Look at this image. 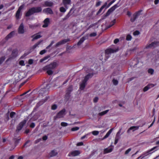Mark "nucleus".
Masks as SVG:
<instances>
[{"instance_id":"6e6552de","label":"nucleus","mask_w":159,"mask_h":159,"mask_svg":"<svg viewBox=\"0 0 159 159\" xmlns=\"http://www.w3.org/2000/svg\"><path fill=\"white\" fill-rule=\"evenodd\" d=\"M24 7V6L23 5H21L19 7L17 11L16 14V17L17 19L20 18V16L21 15V11L23 8Z\"/></svg>"},{"instance_id":"7c9ffc66","label":"nucleus","mask_w":159,"mask_h":159,"mask_svg":"<svg viewBox=\"0 0 159 159\" xmlns=\"http://www.w3.org/2000/svg\"><path fill=\"white\" fill-rule=\"evenodd\" d=\"M58 153L56 150H52L50 153V157H53L54 156L57 155Z\"/></svg>"},{"instance_id":"2f4dec72","label":"nucleus","mask_w":159,"mask_h":159,"mask_svg":"<svg viewBox=\"0 0 159 159\" xmlns=\"http://www.w3.org/2000/svg\"><path fill=\"white\" fill-rule=\"evenodd\" d=\"M29 25L30 28L32 29H34L39 26L38 25L36 24H34L33 25L29 24Z\"/></svg>"},{"instance_id":"ddd939ff","label":"nucleus","mask_w":159,"mask_h":159,"mask_svg":"<svg viewBox=\"0 0 159 159\" xmlns=\"http://www.w3.org/2000/svg\"><path fill=\"white\" fill-rule=\"evenodd\" d=\"M66 110L63 109L60 111L57 115L56 117L57 118H61L63 117L66 114Z\"/></svg>"},{"instance_id":"de8ad7c7","label":"nucleus","mask_w":159,"mask_h":159,"mask_svg":"<svg viewBox=\"0 0 159 159\" xmlns=\"http://www.w3.org/2000/svg\"><path fill=\"white\" fill-rule=\"evenodd\" d=\"M131 148H129V149H128L127 150L125 153V155H127L129 153V152L131 151Z\"/></svg>"},{"instance_id":"412c9836","label":"nucleus","mask_w":159,"mask_h":159,"mask_svg":"<svg viewBox=\"0 0 159 159\" xmlns=\"http://www.w3.org/2000/svg\"><path fill=\"white\" fill-rule=\"evenodd\" d=\"M88 35H86L80 39V41L78 42L77 45H80L85 40H86V39H88Z\"/></svg>"},{"instance_id":"c03bdc74","label":"nucleus","mask_w":159,"mask_h":159,"mask_svg":"<svg viewBox=\"0 0 159 159\" xmlns=\"http://www.w3.org/2000/svg\"><path fill=\"white\" fill-rule=\"evenodd\" d=\"M5 60L4 57H2L0 58V65Z\"/></svg>"},{"instance_id":"a878e982","label":"nucleus","mask_w":159,"mask_h":159,"mask_svg":"<svg viewBox=\"0 0 159 159\" xmlns=\"http://www.w3.org/2000/svg\"><path fill=\"white\" fill-rule=\"evenodd\" d=\"M139 127V126H131L127 130V132L128 133H129L130 132V131L132 130H133V131H134L138 129Z\"/></svg>"},{"instance_id":"f3484780","label":"nucleus","mask_w":159,"mask_h":159,"mask_svg":"<svg viewBox=\"0 0 159 159\" xmlns=\"http://www.w3.org/2000/svg\"><path fill=\"white\" fill-rule=\"evenodd\" d=\"M68 41V40L67 39H64L62 40L59 42H58L55 45V47L56 48H57L61 45L65 44Z\"/></svg>"},{"instance_id":"4d7b16f0","label":"nucleus","mask_w":159,"mask_h":159,"mask_svg":"<svg viewBox=\"0 0 159 159\" xmlns=\"http://www.w3.org/2000/svg\"><path fill=\"white\" fill-rule=\"evenodd\" d=\"M149 89V88L148 87V85L144 87L143 88V91L144 92H145L148 91Z\"/></svg>"},{"instance_id":"49530a36","label":"nucleus","mask_w":159,"mask_h":159,"mask_svg":"<svg viewBox=\"0 0 159 159\" xmlns=\"http://www.w3.org/2000/svg\"><path fill=\"white\" fill-rule=\"evenodd\" d=\"M57 107V106L56 104H54L52 106L51 109L52 110H56Z\"/></svg>"},{"instance_id":"aec40b11","label":"nucleus","mask_w":159,"mask_h":159,"mask_svg":"<svg viewBox=\"0 0 159 159\" xmlns=\"http://www.w3.org/2000/svg\"><path fill=\"white\" fill-rule=\"evenodd\" d=\"M44 24L42 27L43 28L47 27L50 24V20L49 18H46L43 21Z\"/></svg>"},{"instance_id":"a211bd4d","label":"nucleus","mask_w":159,"mask_h":159,"mask_svg":"<svg viewBox=\"0 0 159 159\" xmlns=\"http://www.w3.org/2000/svg\"><path fill=\"white\" fill-rule=\"evenodd\" d=\"M93 75L94 73L93 72L89 73L84 77V80L87 82L89 79L91 78L93 76Z\"/></svg>"},{"instance_id":"3c124183","label":"nucleus","mask_w":159,"mask_h":159,"mask_svg":"<svg viewBox=\"0 0 159 159\" xmlns=\"http://www.w3.org/2000/svg\"><path fill=\"white\" fill-rule=\"evenodd\" d=\"M147 85L149 88V89L152 88L155 86L154 84H149Z\"/></svg>"},{"instance_id":"4468645a","label":"nucleus","mask_w":159,"mask_h":159,"mask_svg":"<svg viewBox=\"0 0 159 159\" xmlns=\"http://www.w3.org/2000/svg\"><path fill=\"white\" fill-rule=\"evenodd\" d=\"M159 43V42H153L151 44L149 45H147L146 46V48H155L158 45V44Z\"/></svg>"},{"instance_id":"864d4df0","label":"nucleus","mask_w":159,"mask_h":159,"mask_svg":"<svg viewBox=\"0 0 159 159\" xmlns=\"http://www.w3.org/2000/svg\"><path fill=\"white\" fill-rule=\"evenodd\" d=\"M19 64L21 66H24L25 65L24 61L23 60H21L19 61Z\"/></svg>"},{"instance_id":"39448f33","label":"nucleus","mask_w":159,"mask_h":159,"mask_svg":"<svg viewBox=\"0 0 159 159\" xmlns=\"http://www.w3.org/2000/svg\"><path fill=\"white\" fill-rule=\"evenodd\" d=\"M50 88L49 84L46 85L45 87L41 88L39 90V96L40 97L42 96H45L48 92V89Z\"/></svg>"},{"instance_id":"7ed1b4c3","label":"nucleus","mask_w":159,"mask_h":159,"mask_svg":"<svg viewBox=\"0 0 159 159\" xmlns=\"http://www.w3.org/2000/svg\"><path fill=\"white\" fill-rule=\"evenodd\" d=\"M118 4L119 3H118L109 9L106 14L102 16V19L103 20L106 19L107 16H109L111 13L113 12L116 8L119 7V5Z\"/></svg>"},{"instance_id":"a18cd8bd","label":"nucleus","mask_w":159,"mask_h":159,"mask_svg":"<svg viewBox=\"0 0 159 159\" xmlns=\"http://www.w3.org/2000/svg\"><path fill=\"white\" fill-rule=\"evenodd\" d=\"M79 127H73V128H71V131H74L77 130H79Z\"/></svg>"},{"instance_id":"0e129e2a","label":"nucleus","mask_w":159,"mask_h":159,"mask_svg":"<svg viewBox=\"0 0 159 159\" xmlns=\"http://www.w3.org/2000/svg\"><path fill=\"white\" fill-rule=\"evenodd\" d=\"M35 126V124L34 123H32L30 125V127L31 128H34Z\"/></svg>"},{"instance_id":"20e7f679","label":"nucleus","mask_w":159,"mask_h":159,"mask_svg":"<svg viewBox=\"0 0 159 159\" xmlns=\"http://www.w3.org/2000/svg\"><path fill=\"white\" fill-rule=\"evenodd\" d=\"M119 50L118 48H115L112 49L111 48H108L106 49L105 51V56L106 58L105 60H106L110 57L111 54L112 53H114L117 52Z\"/></svg>"},{"instance_id":"09e8293b","label":"nucleus","mask_w":159,"mask_h":159,"mask_svg":"<svg viewBox=\"0 0 159 159\" xmlns=\"http://www.w3.org/2000/svg\"><path fill=\"white\" fill-rule=\"evenodd\" d=\"M96 35L97 33L96 32H93V33H91L89 34V36L91 37H95L96 36Z\"/></svg>"},{"instance_id":"b1692460","label":"nucleus","mask_w":159,"mask_h":159,"mask_svg":"<svg viewBox=\"0 0 159 159\" xmlns=\"http://www.w3.org/2000/svg\"><path fill=\"white\" fill-rule=\"evenodd\" d=\"M48 97H46L44 99H42L38 102L37 105V106H40L42 105L43 103L45 102L48 99Z\"/></svg>"},{"instance_id":"9d476101","label":"nucleus","mask_w":159,"mask_h":159,"mask_svg":"<svg viewBox=\"0 0 159 159\" xmlns=\"http://www.w3.org/2000/svg\"><path fill=\"white\" fill-rule=\"evenodd\" d=\"M18 50L17 49L13 50L10 57L7 60V61L16 57L18 55Z\"/></svg>"},{"instance_id":"f8f14e48","label":"nucleus","mask_w":159,"mask_h":159,"mask_svg":"<svg viewBox=\"0 0 159 159\" xmlns=\"http://www.w3.org/2000/svg\"><path fill=\"white\" fill-rule=\"evenodd\" d=\"M27 121V119H24L19 124L17 127L16 131H19L22 128L24 125L26 124Z\"/></svg>"},{"instance_id":"4be33fe9","label":"nucleus","mask_w":159,"mask_h":159,"mask_svg":"<svg viewBox=\"0 0 159 159\" xmlns=\"http://www.w3.org/2000/svg\"><path fill=\"white\" fill-rule=\"evenodd\" d=\"M43 12L47 14H53V12L52 10L49 8H48L43 9Z\"/></svg>"},{"instance_id":"0eeeda50","label":"nucleus","mask_w":159,"mask_h":159,"mask_svg":"<svg viewBox=\"0 0 159 159\" xmlns=\"http://www.w3.org/2000/svg\"><path fill=\"white\" fill-rule=\"evenodd\" d=\"M157 148V146L154 147L153 148H152L151 149L143 152V153L141 155L142 156V157L140 159H142L145 157H146L148 155H149V154H152V153L154 152L157 150H156L154 151H153L155 149Z\"/></svg>"},{"instance_id":"69168bd1","label":"nucleus","mask_w":159,"mask_h":159,"mask_svg":"<svg viewBox=\"0 0 159 159\" xmlns=\"http://www.w3.org/2000/svg\"><path fill=\"white\" fill-rule=\"evenodd\" d=\"M28 63L29 64L31 65L33 63V60L31 59H30L29 60Z\"/></svg>"},{"instance_id":"f704fd0d","label":"nucleus","mask_w":159,"mask_h":159,"mask_svg":"<svg viewBox=\"0 0 159 159\" xmlns=\"http://www.w3.org/2000/svg\"><path fill=\"white\" fill-rule=\"evenodd\" d=\"M109 111V110H107L104 111H102L101 112L99 113L98 114V115L100 116H102L105 114H106Z\"/></svg>"},{"instance_id":"c9c22d12","label":"nucleus","mask_w":159,"mask_h":159,"mask_svg":"<svg viewBox=\"0 0 159 159\" xmlns=\"http://www.w3.org/2000/svg\"><path fill=\"white\" fill-rule=\"evenodd\" d=\"M67 9H66V7L65 8L64 7H60L59 10L61 12L65 13Z\"/></svg>"},{"instance_id":"f257e3e1","label":"nucleus","mask_w":159,"mask_h":159,"mask_svg":"<svg viewBox=\"0 0 159 159\" xmlns=\"http://www.w3.org/2000/svg\"><path fill=\"white\" fill-rule=\"evenodd\" d=\"M58 65V63L54 61L43 68L44 70H47V73L49 75H52L53 73L52 70L55 69Z\"/></svg>"},{"instance_id":"9b49d317","label":"nucleus","mask_w":159,"mask_h":159,"mask_svg":"<svg viewBox=\"0 0 159 159\" xmlns=\"http://www.w3.org/2000/svg\"><path fill=\"white\" fill-rule=\"evenodd\" d=\"M81 153V152L79 150H74L69 153L68 156L70 157H75L79 156Z\"/></svg>"},{"instance_id":"2eb2a0df","label":"nucleus","mask_w":159,"mask_h":159,"mask_svg":"<svg viewBox=\"0 0 159 159\" xmlns=\"http://www.w3.org/2000/svg\"><path fill=\"white\" fill-rule=\"evenodd\" d=\"M25 30L24 29V25L23 23L20 24L18 29V32L20 34L24 33Z\"/></svg>"},{"instance_id":"5fc2aeb1","label":"nucleus","mask_w":159,"mask_h":159,"mask_svg":"<svg viewBox=\"0 0 159 159\" xmlns=\"http://www.w3.org/2000/svg\"><path fill=\"white\" fill-rule=\"evenodd\" d=\"M16 114L15 112L12 111L11 112L10 114V116L11 118H12L14 116V115Z\"/></svg>"},{"instance_id":"603ef678","label":"nucleus","mask_w":159,"mask_h":159,"mask_svg":"<svg viewBox=\"0 0 159 159\" xmlns=\"http://www.w3.org/2000/svg\"><path fill=\"white\" fill-rule=\"evenodd\" d=\"M67 123L64 122H62L61 123V125L63 126H66L68 125Z\"/></svg>"},{"instance_id":"c756f323","label":"nucleus","mask_w":159,"mask_h":159,"mask_svg":"<svg viewBox=\"0 0 159 159\" xmlns=\"http://www.w3.org/2000/svg\"><path fill=\"white\" fill-rule=\"evenodd\" d=\"M42 41L41 40L37 42L31 48V49H34L41 43Z\"/></svg>"},{"instance_id":"f03ea898","label":"nucleus","mask_w":159,"mask_h":159,"mask_svg":"<svg viewBox=\"0 0 159 159\" xmlns=\"http://www.w3.org/2000/svg\"><path fill=\"white\" fill-rule=\"evenodd\" d=\"M42 10V8L40 7H33L29 10L26 13L25 16L28 17L35 13H39Z\"/></svg>"},{"instance_id":"473e14b6","label":"nucleus","mask_w":159,"mask_h":159,"mask_svg":"<svg viewBox=\"0 0 159 159\" xmlns=\"http://www.w3.org/2000/svg\"><path fill=\"white\" fill-rule=\"evenodd\" d=\"M39 117V116L37 114L34 115L30 119L31 121H35Z\"/></svg>"},{"instance_id":"1a4fd4ad","label":"nucleus","mask_w":159,"mask_h":159,"mask_svg":"<svg viewBox=\"0 0 159 159\" xmlns=\"http://www.w3.org/2000/svg\"><path fill=\"white\" fill-rule=\"evenodd\" d=\"M142 11V10H140L139 11L135 13L132 16L130 21L132 22H134L136 19L138 18L139 16L140 15L141 12Z\"/></svg>"},{"instance_id":"423d86ee","label":"nucleus","mask_w":159,"mask_h":159,"mask_svg":"<svg viewBox=\"0 0 159 159\" xmlns=\"http://www.w3.org/2000/svg\"><path fill=\"white\" fill-rule=\"evenodd\" d=\"M116 0H113L108 5L107 2H105L96 14V15H98L99 14L105 7L106 8V9L108 8L111 4L115 2Z\"/></svg>"},{"instance_id":"a19ab883","label":"nucleus","mask_w":159,"mask_h":159,"mask_svg":"<svg viewBox=\"0 0 159 159\" xmlns=\"http://www.w3.org/2000/svg\"><path fill=\"white\" fill-rule=\"evenodd\" d=\"M148 72L149 73L152 75L153 74L154 70L152 69H149L148 70Z\"/></svg>"},{"instance_id":"cd10ccee","label":"nucleus","mask_w":159,"mask_h":159,"mask_svg":"<svg viewBox=\"0 0 159 159\" xmlns=\"http://www.w3.org/2000/svg\"><path fill=\"white\" fill-rule=\"evenodd\" d=\"M15 33L14 31H12L8 34L5 38V39L6 40H8L9 39L12 37Z\"/></svg>"},{"instance_id":"6ab92c4d","label":"nucleus","mask_w":159,"mask_h":159,"mask_svg":"<svg viewBox=\"0 0 159 159\" xmlns=\"http://www.w3.org/2000/svg\"><path fill=\"white\" fill-rule=\"evenodd\" d=\"M39 33H38L31 36V37L33 38L32 40V41H33L34 40L39 39L42 37V36L39 34Z\"/></svg>"},{"instance_id":"5701e85b","label":"nucleus","mask_w":159,"mask_h":159,"mask_svg":"<svg viewBox=\"0 0 159 159\" xmlns=\"http://www.w3.org/2000/svg\"><path fill=\"white\" fill-rule=\"evenodd\" d=\"M87 84V82L84 80L80 84V89L81 90H83Z\"/></svg>"},{"instance_id":"13d9d810","label":"nucleus","mask_w":159,"mask_h":159,"mask_svg":"<svg viewBox=\"0 0 159 159\" xmlns=\"http://www.w3.org/2000/svg\"><path fill=\"white\" fill-rule=\"evenodd\" d=\"M46 51L44 49L43 50H42L39 53V54L40 55H43V54H44L45 53H46Z\"/></svg>"},{"instance_id":"bf43d9fd","label":"nucleus","mask_w":159,"mask_h":159,"mask_svg":"<svg viewBox=\"0 0 159 159\" xmlns=\"http://www.w3.org/2000/svg\"><path fill=\"white\" fill-rule=\"evenodd\" d=\"M121 129L119 130V131L117 133L116 135V136H117V137H120V136L121 135V134L120 135V134L121 133Z\"/></svg>"},{"instance_id":"393cba45","label":"nucleus","mask_w":159,"mask_h":159,"mask_svg":"<svg viewBox=\"0 0 159 159\" xmlns=\"http://www.w3.org/2000/svg\"><path fill=\"white\" fill-rule=\"evenodd\" d=\"M62 2L65 7L66 8H68L67 5L70 4L71 3V0H63Z\"/></svg>"},{"instance_id":"37998d69","label":"nucleus","mask_w":159,"mask_h":159,"mask_svg":"<svg viewBox=\"0 0 159 159\" xmlns=\"http://www.w3.org/2000/svg\"><path fill=\"white\" fill-rule=\"evenodd\" d=\"M112 82H113V84L115 85H117L118 84V80H116L115 79H113L112 80Z\"/></svg>"},{"instance_id":"dca6fc26","label":"nucleus","mask_w":159,"mask_h":159,"mask_svg":"<svg viewBox=\"0 0 159 159\" xmlns=\"http://www.w3.org/2000/svg\"><path fill=\"white\" fill-rule=\"evenodd\" d=\"M74 8L73 7L71 8L67 14L63 18V20H64L68 19L72 15V14L74 13V11L73 12L71 13L72 11V10H74Z\"/></svg>"},{"instance_id":"79ce46f5","label":"nucleus","mask_w":159,"mask_h":159,"mask_svg":"<svg viewBox=\"0 0 159 159\" xmlns=\"http://www.w3.org/2000/svg\"><path fill=\"white\" fill-rule=\"evenodd\" d=\"M49 57V56H47L44 57L43 58L40 59V62H43L44 61L46 60H47V59H48Z\"/></svg>"},{"instance_id":"774afa93","label":"nucleus","mask_w":159,"mask_h":159,"mask_svg":"<svg viewBox=\"0 0 159 159\" xmlns=\"http://www.w3.org/2000/svg\"><path fill=\"white\" fill-rule=\"evenodd\" d=\"M95 24H91L89 27L88 28V29H87V30H89V29L91 28H92V27H93V26H94L95 25Z\"/></svg>"},{"instance_id":"c85d7f7f","label":"nucleus","mask_w":159,"mask_h":159,"mask_svg":"<svg viewBox=\"0 0 159 159\" xmlns=\"http://www.w3.org/2000/svg\"><path fill=\"white\" fill-rule=\"evenodd\" d=\"M113 150L112 148H107L104 149V153L106 154L111 152Z\"/></svg>"},{"instance_id":"ea45409f","label":"nucleus","mask_w":159,"mask_h":159,"mask_svg":"<svg viewBox=\"0 0 159 159\" xmlns=\"http://www.w3.org/2000/svg\"><path fill=\"white\" fill-rule=\"evenodd\" d=\"M92 133L94 135H97L99 134V132L98 131L95 130L92 131Z\"/></svg>"},{"instance_id":"052dcab7","label":"nucleus","mask_w":159,"mask_h":159,"mask_svg":"<svg viewBox=\"0 0 159 159\" xmlns=\"http://www.w3.org/2000/svg\"><path fill=\"white\" fill-rule=\"evenodd\" d=\"M101 1H98V2H97L96 3V5H95L96 6V7H98L99 6L101 5Z\"/></svg>"},{"instance_id":"e2e57ef3","label":"nucleus","mask_w":159,"mask_h":159,"mask_svg":"<svg viewBox=\"0 0 159 159\" xmlns=\"http://www.w3.org/2000/svg\"><path fill=\"white\" fill-rule=\"evenodd\" d=\"M119 41V39H115L114 41V43L115 44L117 43Z\"/></svg>"},{"instance_id":"58836bf2","label":"nucleus","mask_w":159,"mask_h":159,"mask_svg":"<svg viewBox=\"0 0 159 159\" xmlns=\"http://www.w3.org/2000/svg\"><path fill=\"white\" fill-rule=\"evenodd\" d=\"M132 39V36L130 34H128L126 37V40L127 41L131 40Z\"/></svg>"},{"instance_id":"bb28decb","label":"nucleus","mask_w":159,"mask_h":159,"mask_svg":"<svg viewBox=\"0 0 159 159\" xmlns=\"http://www.w3.org/2000/svg\"><path fill=\"white\" fill-rule=\"evenodd\" d=\"M113 128L111 129H110L109 131L107 133L106 135L104 137L102 138V140L104 139L108 138L110 134L111 133L113 130Z\"/></svg>"},{"instance_id":"e433bc0d","label":"nucleus","mask_w":159,"mask_h":159,"mask_svg":"<svg viewBox=\"0 0 159 159\" xmlns=\"http://www.w3.org/2000/svg\"><path fill=\"white\" fill-rule=\"evenodd\" d=\"M72 91V86H70L68 88L67 90V93H70Z\"/></svg>"},{"instance_id":"8fccbe9b","label":"nucleus","mask_w":159,"mask_h":159,"mask_svg":"<svg viewBox=\"0 0 159 159\" xmlns=\"http://www.w3.org/2000/svg\"><path fill=\"white\" fill-rule=\"evenodd\" d=\"M139 34L140 32L139 31L136 30L134 32L133 34L134 35H138Z\"/></svg>"},{"instance_id":"338daca9","label":"nucleus","mask_w":159,"mask_h":159,"mask_svg":"<svg viewBox=\"0 0 159 159\" xmlns=\"http://www.w3.org/2000/svg\"><path fill=\"white\" fill-rule=\"evenodd\" d=\"M98 98L97 97H96L94 98V100H93V102H98Z\"/></svg>"},{"instance_id":"680f3d73","label":"nucleus","mask_w":159,"mask_h":159,"mask_svg":"<svg viewBox=\"0 0 159 159\" xmlns=\"http://www.w3.org/2000/svg\"><path fill=\"white\" fill-rule=\"evenodd\" d=\"M84 145V143L82 142H80L78 143L77 144V146H82Z\"/></svg>"},{"instance_id":"4c0bfd02","label":"nucleus","mask_w":159,"mask_h":159,"mask_svg":"<svg viewBox=\"0 0 159 159\" xmlns=\"http://www.w3.org/2000/svg\"><path fill=\"white\" fill-rule=\"evenodd\" d=\"M120 138V137H117L116 136L115 139L114 144H116L118 142V141Z\"/></svg>"},{"instance_id":"6e6d98bb","label":"nucleus","mask_w":159,"mask_h":159,"mask_svg":"<svg viewBox=\"0 0 159 159\" xmlns=\"http://www.w3.org/2000/svg\"><path fill=\"white\" fill-rule=\"evenodd\" d=\"M54 43V42L53 41H52L50 44L46 47V49H48L51 46H52V44Z\"/></svg>"},{"instance_id":"72a5a7b5","label":"nucleus","mask_w":159,"mask_h":159,"mask_svg":"<svg viewBox=\"0 0 159 159\" xmlns=\"http://www.w3.org/2000/svg\"><path fill=\"white\" fill-rule=\"evenodd\" d=\"M53 3L52 2L46 1L45 2V5L46 7H51L53 5Z\"/></svg>"}]
</instances>
